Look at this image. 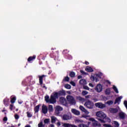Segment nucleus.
<instances>
[{"instance_id": "e433bc0d", "label": "nucleus", "mask_w": 127, "mask_h": 127, "mask_svg": "<svg viewBox=\"0 0 127 127\" xmlns=\"http://www.w3.org/2000/svg\"><path fill=\"white\" fill-rule=\"evenodd\" d=\"M50 122V119H46L44 120V124H48Z\"/></svg>"}, {"instance_id": "37998d69", "label": "nucleus", "mask_w": 127, "mask_h": 127, "mask_svg": "<svg viewBox=\"0 0 127 127\" xmlns=\"http://www.w3.org/2000/svg\"><path fill=\"white\" fill-rule=\"evenodd\" d=\"M107 104H108L109 105H113V104H114V102L112 100H110L107 101Z\"/></svg>"}, {"instance_id": "39448f33", "label": "nucleus", "mask_w": 127, "mask_h": 127, "mask_svg": "<svg viewBox=\"0 0 127 127\" xmlns=\"http://www.w3.org/2000/svg\"><path fill=\"white\" fill-rule=\"evenodd\" d=\"M95 107L99 109H104V108H106V105L102 103H95Z\"/></svg>"}, {"instance_id": "aec40b11", "label": "nucleus", "mask_w": 127, "mask_h": 127, "mask_svg": "<svg viewBox=\"0 0 127 127\" xmlns=\"http://www.w3.org/2000/svg\"><path fill=\"white\" fill-rule=\"evenodd\" d=\"M79 109L80 110V111H81L82 112H84V113H87L88 112V111H87L84 108V107L82 106H79Z\"/></svg>"}, {"instance_id": "13d9d810", "label": "nucleus", "mask_w": 127, "mask_h": 127, "mask_svg": "<svg viewBox=\"0 0 127 127\" xmlns=\"http://www.w3.org/2000/svg\"><path fill=\"white\" fill-rule=\"evenodd\" d=\"M77 78H78V79H82V76H81V75H78V76H77Z\"/></svg>"}, {"instance_id": "ea45409f", "label": "nucleus", "mask_w": 127, "mask_h": 127, "mask_svg": "<svg viewBox=\"0 0 127 127\" xmlns=\"http://www.w3.org/2000/svg\"><path fill=\"white\" fill-rule=\"evenodd\" d=\"M3 104L5 106H7V104H8V101H7V99H4L3 100Z\"/></svg>"}, {"instance_id": "9d476101", "label": "nucleus", "mask_w": 127, "mask_h": 127, "mask_svg": "<svg viewBox=\"0 0 127 127\" xmlns=\"http://www.w3.org/2000/svg\"><path fill=\"white\" fill-rule=\"evenodd\" d=\"M99 77H100V75H99V74H96L95 77V76L92 75L90 78H91V80H92V81H95V82H97L98 81H99L98 79Z\"/></svg>"}, {"instance_id": "ddd939ff", "label": "nucleus", "mask_w": 127, "mask_h": 127, "mask_svg": "<svg viewBox=\"0 0 127 127\" xmlns=\"http://www.w3.org/2000/svg\"><path fill=\"white\" fill-rule=\"evenodd\" d=\"M57 94H58V96H65L66 95V92H65V90H60V91L57 92Z\"/></svg>"}, {"instance_id": "393cba45", "label": "nucleus", "mask_w": 127, "mask_h": 127, "mask_svg": "<svg viewBox=\"0 0 127 127\" xmlns=\"http://www.w3.org/2000/svg\"><path fill=\"white\" fill-rule=\"evenodd\" d=\"M16 100V97L14 96L13 98H11L10 102L11 104H14Z\"/></svg>"}, {"instance_id": "5fc2aeb1", "label": "nucleus", "mask_w": 127, "mask_h": 127, "mask_svg": "<svg viewBox=\"0 0 127 127\" xmlns=\"http://www.w3.org/2000/svg\"><path fill=\"white\" fill-rule=\"evenodd\" d=\"M91 97V95H87L85 96L86 99H90V97Z\"/></svg>"}, {"instance_id": "2eb2a0df", "label": "nucleus", "mask_w": 127, "mask_h": 127, "mask_svg": "<svg viewBox=\"0 0 127 127\" xmlns=\"http://www.w3.org/2000/svg\"><path fill=\"white\" fill-rule=\"evenodd\" d=\"M119 116L120 119L121 120H125V119H126V116L125 115V113H124V112L119 113Z\"/></svg>"}, {"instance_id": "72a5a7b5", "label": "nucleus", "mask_w": 127, "mask_h": 127, "mask_svg": "<svg viewBox=\"0 0 127 127\" xmlns=\"http://www.w3.org/2000/svg\"><path fill=\"white\" fill-rule=\"evenodd\" d=\"M105 94L106 95H110V94H111V90H110V89H107L106 90Z\"/></svg>"}, {"instance_id": "bf43d9fd", "label": "nucleus", "mask_w": 127, "mask_h": 127, "mask_svg": "<svg viewBox=\"0 0 127 127\" xmlns=\"http://www.w3.org/2000/svg\"><path fill=\"white\" fill-rule=\"evenodd\" d=\"M85 64L86 65H89V62H87V61H85Z\"/></svg>"}, {"instance_id": "a18cd8bd", "label": "nucleus", "mask_w": 127, "mask_h": 127, "mask_svg": "<svg viewBox=\"0 0 127 127\" xmlns=\"http://www.w3.org/2000/svg\"><path fill=\"white\" fill-rule=\"evenodd\" d=\"M14 118L15 120H18V119H19V116H18V115L17 114H15L14 116Z\"/></svg>"}, {"instance_id": "f8f14e48", "label": "nucleus", "mask_w": 127, "mask_h": 127, "mask_svg": "<svg viewBox=\"0 0 127 127\" xmlns=\"http://www.w3.org/2000/svg\"><path fill=\"white\" fill-rule=\"evenodd\" d=\"M35 59H36V56L33 55V56L29 57L27 59V61L28 62H31V61H34Z\"/></svg>"}, {"instance_id": "774afa93", "label": "nucleus", "mask_w": 127, "mask_h": 127, "mask_svg": "<svg viewBox=\"0 0 127 127\" xmlns=\"http://www.w3.org/2000/svg\"><path fill=\"white\" fill-rule=\"evenodd\" d=\"M20 124H19L18 125V127H20Z\"/></svg>"}, {"instance_id": "3c124183", "label": "nucleus", "mask_w": 127, "mask_h": 127, "mask_svg": "<svg viewBox=\"0 0 127 127\" xmlns=\"http://www.w3.org/2000/svg\"><path fill=\"white\" fill-rule=\"evenodd\" d=\"M3 122H6L7 121V117H4L3 119Z\"/></svg>"}, {"instance_id": "473e14b6", "label": "nucleus", "mask_w": 127, "mask_h": 127, "mask_svg": "<svg viewBox=\"0 0 127 127\" xmlns=\"http://www.w3.org/2000/svg\"><path fill=\"white\" fill-rule=\"evenodd\" d=\"M64 88L67 89L68 90H70L71 89V85L69 84H66L64 85Z\"/></svg>"}, {"instance_id": "9b49d317", "label": "nucleus", "mask_w": 127, "mask_h": 127, "mask_svg": "<svg viewBox=\"0 0 127 127\" xmlns=\"http://www.w3.org/2000/svg\"><path fill=\"white\" fill-rule=\"evenodd\" d=\"M109 111L110 112V113H111V114H117V113L119 112V110L118 109V108H110Z\"/></svg>"}, {"instance_id": "bb28decb", "label": "nucleus", "mask_w": 127, "mask_h": 127, "mask_svg": "<svg viewBox=\"0 0 127 127\" xmlns=\"http://www.w3.org/2000/svg\"><path fill=\"white\" fill-rule=\"evenodd\" d=\"M48 110L50 112H53V106L49 105Z\"/></svg>"}, {"instance_id": "69168bd1", "label": "nucleus", "mask_w": 127, "mask_h": 127, "mask_svg": "<svg viewBox=\"0 0 127 127\" xmlns=\"http://www.w3.org/2000/svg\"><path fill=\"white\" fill-rule=\"evenodd\" d=\"M18 103L20 104H22V102H18Z\"/></svg>"}, {"instance_id": "de8ad7c7", "label": "nucleus", "mask_w": 127, "mask_h": 127, "mask_svg": "<svg viewBox=\"0 0 127 127\" xmlns=\"http://www.w3.org/2000/svg\"><path fill=\"white\" fill-rule=\"evenodd\" d=\"M38 126V127H43V124L42 123V122H40Z\"/></svg>"}, {"instance_id": "338daca9", "label": "nucleus", "mask_w": 127, "mask_h": 127, "mask_svg": "<svg viewBox=\"0 0 127 127\" xmlns=\"http://www.w3.org/2000/svg\"><path fill=\"white\" fill-rule=\"evenodd\" d=\"M3 112H5V110H2V112L3 113Z\"/></svg>"}, {"instance_id": "b1692460", "label": "nucleus", "mask_w": 127, "mask_h": 127, "mask_svg": "<svg viewBox=\"0 0 127 127\" xmlns=\"http://www.w3.org/2000/svg\"><path fill=\"white\" fill-rule=\"evenodd\" d=\"M56 110L60 112H61V111H63V108L60 106H57L56 107Z\"/></svg>"}, {"instance_id": "a878e982", "label": "nucleus", "mask_w": 127, "mask_h": 127, "mask_svg": "<svg viewBox=\"0 0 127 127\" xmlns=\"http://www.w3.org/2000/svg\"><path fill=\"white\" fill-rule=\"evenodd\" d=\"M93 127H101V124H98V122L96 121L95 122L93 123Z\"/></svg>"}, {"instance_id": "6e6d98bb", "label": "nucleus", "mask_w": 127, "mask_h": 127, "mask_svg": "<svg viewBox=\"0 0 127 127\" xmlns=\"http://www.w3.org/2000/svg\"><path fill=\"white\" fill-rule=\"evenodd\" d=\"M89 86H90V87H92V88L94 87V85L92 83H89Z\"/></svg>"}, {"instance_id": "f704fd0d", "label": "nucleus", "mask_w": 127, "mask_h": 127, "mask_svg": "<svg viewBox=\"0 0 127 127\" xmlns=\"http://www.w3.org/2000/svg\"><path fill=\"white\" fill-rule=\"evenodd\" d=\"M69 80H70V78L68 76H66L64 77V79H63V81L64 82H69Z\"/></svg>"}, {"instance_id": "423d86ee", "label": "nucleus", "mask_w": 127, "mask_h": 127, "mask_svg": "<svg viewBox=\"0 0 127 127\" xmlns=\"http://www.w3.org/2000/svg\"><path fill=\"white\" fill-rule=\"evenodd\" d=\"M95 91L98 93H100L103 91V86L101 84H98L95 87Z\"/></svg>"}, {"instance_id": "f3484780", "label": "nucleus", "mask_w": 127, "mask_h": 127, "mask_svg": "<svg viewBox=\"0 0 127 127\" xmlns=\"http://www.w3.org/2000/svg\"><path fill=\"white\" fill-rule=\"evenodd\" d=\"M71 112L74 115H76V116H80V112L76 109H72Z\"/></svg>"}, {"instance_id": "f257e3e1", "label": "nucleus", "mask_w": 127, "mask_h": 127, "mask_svg": "<svg viewBox=\"0 0 127 127\" xmlns=\"http://www.w3.org/2000/svg\"><path fill=\"white\" fill-rule=\"evenodd\" d=\"M96 119L98 120L102 124H105L107 122V119L111 121L110 118H107V115L102 111H98L96 112Z\"/></svg>"}, {"instance_id": "a19ab883", "label": "nucleus", "mask_w": 127, "mask_h": 127, "mask_svg": "<svg viewBox=\"0 0 127 127\" xmlns=\"http://www.w3.org/2000/svg\"><path fill=\"white\" fill-rule=\"evenodd\" d=\"M80 72L81 73V74H82V75H88V73L84 71L83 70H80Z\"/></svg>"}, {"instance_id": "6ab92c4d", "label": "nucleus", "mask_w": 127, "mask_h": 127, "mask_svg": "<svg viewBox=\"0 0 127 127\" xmlns=\"http://www.w3.org/2000/svg\"><path fill=\"white\" fill-rule=\"evenodd\" d=\"M63 119L64 120V121H68V120H70V116L64 114L63 116Z\"/></svg>"}, {"instance_id": "58836bf2", "label": "nucleus", "mask_w": 127, "mask_h": 127, "mask_svg": "<svg viewBox=\"0 0 127 127\" xmlns=\"http://www.w3.org/2000/svg\"><path fill=\"white\" fill-rule=\"evenodd\" d=\"M68 52H69V51H68L67 50H64L63 53L64 55L67 56V53H68Z\"/></svg>"}, {"instance_id": "6e6552de", "label": "nucleus", "mask_w": 127, "mask_h": 127, "mask_svg": "<svg viewBox=\"0 0 127 127\" xmlns=\"http://www.w3.org/2000/svg\"><path fill=\"white\" fill-rule=\"evenodd\" d=\"M42 112L43 114H47V112H48V109L47 108V106L43 105L42 107Z\"/></svg>"}, {"instance_id": "c85d7f7f", "label": "nucleus", "mask_w": 127, "mask_h": 127, "mask_svg": "<svg viewBox=\"0 0 127 127\" xmlns=\"http://www.w3.org/2000/svg\"><path fill=\"white\" fill-rule=\"evenodd\" d=\"M27 118H32V114L29 112H27Z\"/></svg>"}, {"instance_id": "49530a36", "label": "nucleus", "mask_w": 127, "mask_h": 127, "mask_svg": "<svg viewBox=\"0 0 127 127\" xmlns=\"http://www.w3.org/2000/svg\"><path fill=\"white\" fill-rule=\"evenodd\" d=\"M70 83L71 84V85H72V86H73V87H75V86H76V83H75V82H74V81H71L70 82Z\"/></svg>"}, {"instance_id": "79ce46f5", "label": "nucleus", "mask_w": 127, "mask_h": 127, "mask_svg": "<svg viewBox=\"0 0 127 127\" xmlns=\"http://www.w3.org/2000/svg\"><path fill=\"white\" fill-rule=\"evenodd\" d=\"M55 113H56V116H59V115L60 114V111H59V110H57V109H56Z\"/></svg>"}, {"instance_id": "1a4fd4ad", "label": "nucleus", "mask_w": 127, "mask_h": 127, "mask_svg": "<svg viewBox=\"0 0 127 127\" xmlns=\"http://www.w3.org/2000/svg\"><path fill=\"white\" fill-rule=\"evenodd\" d=\"M60 102L62 105H66L67 101H66V99L64 97H60Z\"/></svg>"}, {"instance_id": "4be33fe9", "label": "nucleus", "mask_w": 127, "mask_h": 127, "mask_svg": "<svg viewBox=\"0 0 127 127\" xmlns=\"http://www.w3.org/2000/svg\"><path fill=\"white\" fill-rule=\"evenodd\" d=\"M45 101H46V103H50V99H49V96L47 95L45 96Z\"/></svg>"}, {"instance_id": "4c0bfd02", "label": "nucleus", "mask_w": 127, "mask_h": 127, "mask_svg": "<svg viewBox=\"0 0 127 127\" xmlns=\"http://www.w3.org/2000/svg\"><path fill=\"white\" fill-rule=\"evenodd\" d=\"M87 94H88V91H86V90H83L82 92V95L83 96H86V95H87Z\"/></svg>"}, {"instance_id": "412c9836", "label": "nucleus", "mask_w": 127, "mask_h": 127, "mask_svg": "<svg viewBox=\"0 0 127 127\" xmlns=\"http://www.w3.org/2000/svg\"><path fill=\"white\" fill-rule=\"evenodd\" d=\"M75 75L76 73H75L74 71H71L69 72V77H71V78H74Z\"/></svg>"}, {"instance_id": "c03bdc74", "label": "nucleus", "mask_w": 127, "mask_h": 127, "mask_svg": "<svg viewBox=\"0 0 127 127\" xmlns=\"http://www.w3.org/2000/svg\"><path fill=\"white\" fill-rule=\"evenodd\" d=\"M83 89L84 90H90V88H89V87H88V86H83Z\"/></svg>"}, {"instance_id": "8fccbe9b", "label": "nucleus", "mask_w": 127, "mask_h": 127, "mask_svg": "<svg viewBox=\"0 0 127 127\" xmlns=\"http://www.w3.org/2000/svg\"><path fill=\"white\" fill-rule=\"evenodd\" d=\"M76 122H77V123H84V121L80 120H77Z\"/></svg>"}, {"instance_id": "c756f323", "label": "nucleus", "mask_w": 127, "mask_h": 127, "mask_svg": "<svg viewBox=\"0 0 127 127\" xmlns=\"http://www.w3.org/2000/svg\"><path fill=\"white\" fill-rule=\"evenodd\" d=\"M56 118L54 117H52L51 118V123H52V124H54V123H56Z\"/></svg>"}, {"instance_id": "0e129e2a", "label": "nucleus", "mask_w": 127, "mask_h": 127, "mask_svg": "<svg viewBox=\"0 0 127 127\" xmlns=\"http://www.w3.org/2000/svg\"><path fill=\"white\" fill-rule=\"evenodd\" d=\"M107 82H108V84H111V82H110V81L107 80Z\"/></svg>"}, {"instance_id": "dca6fc26", "label": "nucleus", "mask_w": 127, "mask_h": 127, "mask_svg": "<svg viewBox=\"0 0 127 127\" xmlns=\"http://www.w3.org/2000/svg\"><path fill=\"white\" fill-rule=\"evenodd\" d=\"M122 99H123V96H122L117 98L114 102V105H116V104H120V102H121V100H122Z\"/></svg>"}, {"instance_id": "7ed1b4c3", "label": "nucleus", "mask_w": 127, "mask_h": 127, "mask_svg": "<svg viewBox=\"0 0 127 127\" xmlns=\"http://www.w3.org/2000/svg\"><path fill=\"white\" fill-rule=\"evenodd\" d=\"M66 100L70 105H76V100H75L74 97L71 95H67L66 96Z\"/></svg>"}, {"instance_id": "20e7f679", "label": "nucleus", "mask_w": 127, "mask_h": 127, "mask_svg": "<svg viewBox=\"0 0 127 127\" xmlns=\"http://www.w3.org/2000/svg\"><path fill=\"white\" fill-rule=\"evenodd\" d=\"M84 106L87 108V109H93V108H94V103L89 100H87L84 103Z\"/></svg>"}, {"instance_id": "4468645a", "label": "nucleus", "mask_w": 127, "mask_h": 127, "mask_svg": "<svg viewBox=\"0 0 127 127\" xmlns=\"http://www.w3.org/2000/svg\"><path fill=\"white\" fill-rule=\"evenodd\" d=\"M85 71H86V72H89V73H92V72H94V69H93L91 66H86Z\"/></svg>"}, {"instance_id": "680f3d73", "label": "nucleus", "mask_w": 127, "mask_h": 127, "mask_svg": "<svg viewBox=\"0 0 127 127\" xmlns=\"http://www.w3.org/2000/svg\"><path fill=\"white\" fill-rule=\"evenodd\" d=\"M51 73H52V71H50L49 72V73H48V74H49V75H50V74H51Z\"/></svg>"}, {"instance_id": "cd10ccee", "label": "nucleus", "mask_w": 127, "mask_h": 127, "mask_svg": "<svg viewBox=\"0 0 127 127\" xmlns=\"http://www.w3.org/2000/svg\"><path fill=\"white\" fill-rule=\"evenodd\" d=\"M114 125L115 127H120V124H119V122L117 121H114Z\"/></svg>"}, {"instance_id": "864d4df0", "label": "nucleus", "mask_w": 127, "mask_h": 127, "mask_svg": "<svg viewBox=\"0 0 127 127\" xmlns=\"http://www.w3.org/2000/svg\"><path fill=\"white\" fill-rule=\"evenodd\" d=\"M78 100H79V101H83L84 100V98H82L81 97H79L78 98Z\"/></svg>"}, {"instance_id": "7c9ffc66", "label": "nucleus", "mask_w": 127, "mask_h": 127, "mask_svg": "<svg viewBox=\"0 0 127 127\" xmlns=\"http://www.w3.org/2000/svg\"><path fill=\"white\" fill-rule=\"evenodd\" d=\"M71 125H72V124H69L68 123H64L63 125V127H71Z\"/></svg>"}, {"instance_id": "f03ea898", "label": "nucleus", "mask_w": 127, "mask_h": 127, "mask_svg": "<svg viewBox=\"0 0 127 127\" xmlns=\"http://www.w3.org/2000/svg\"><path fill=\"white\" fill-rule=\"evenodd\" d=\"M56 99H58V93L57 92L53 93L50 97V104H55L56 103Z\"/></svg>"}, {"instance_id": "052dcab7", "label": "nucleus", "mask_w": 127, "mask_h": 127, "mask_svg": "<svg viewBox=\"0 0 127 127\" xmlns=\"http://www.w3.org/2000/svg\"><path fill=\"white\" fill-rule=\"evenodd\" d=\"M25 127H30V125H26V126H25Z\"/></svg>"}, {"instance_id": "a211bd4d", "label": "nucleus", "mask_w": 127, "mask_h": 127, "mask_svg": "<svg viewBox=\"0 0 127 127\" xmlns=\"http://www.w3.org/2000/svg\"><path fill=\"white\" fill-rule=\"evenodd\" d=\"M40 109V104H39L38 105L36 106L34 109L35 114H36V113H38V112H39Z\"/></svg>"}, {"instance_id": "09e8293b", "label": "nucleus", "mask_w": 127, "mask_h": 127, "mask_svg": "<svg viewBox=\"0 0 127 127\" xmlns=\"http://www.w3.org/2000/svg\"><path fill=\"white\" fill-rule=\"evenodd\" d=\"M13 108V104L10 105L9 109L10 111H12V108Z\"/></svg>"}, {"instance_id": "5701e85b", "label": "nucleus", "mask_w": 127, "mask_h": 127, "mask_svg": "<svg viewBox=\"0 0 127 127\" xmlns=\"http://www.w3.org/2000/svg\"><path fill=\"white\" fill-rule=\"evenodd\" d=\"M112 89H113L114 91L116 93V94H119V90H118V88L116 86V85H113Z\"/></svg>"}, {"instance_id": "c9c22d12", "label": "nucleus", "mask_w": 127, "mask_h": 127, "mask_svg": "<svg viewBox=\"0 0 127 127\" xmlns=\"http://www.w3.org/2000/svg\"><path fill=\"white\" fill-rule=\"evenodd\" d=\"M79 127H89V126L86 125L84 124H81L78 125Z\"/></svg>"}, {"instance_id": "4d7b16f0", "label": "nucleus", "mask_w": 127, "mask_h": 127, "mask_svg": "<svg viewBox=\"0 0 127 127\" xmlns=\"http://www.w3.org/2000/svg\"><path fill=\"white\" fill-rule=\"evenodd\" d=\"M57 126L58 127H60V126H61V123H60V122H58L57 123Z\"/></svg>"}, {"instance_id": "2f4dec72", "label": "nucleus", "mask_w": 127, "mask_h": 127, "mask_svg": "<svg viewBox=\"0 0 127 127\" xmlns=\"http://www.w3.org/2000/svg\"><path fill=\"white\" fill-rule=\"evenodd\" d=\"M79 83L81 84H86V83H87V81L85 79H81L79 81Z\"/></svg>"}, {"instance_id": "603ef678", "label": "nucleus", "mask_w": 127, "mask_h": 127, "mask_svg": "<svg viewBox=\"0 0 127 127\" xmlns=\"http://www.w3.org/2000/svg\"><path fill=\"white\" fill-rule=\"evenodd\" d=\"M51 56H53V57H55V58H56V55H55V53L53 54V53H52L51 54Z\"/></svg>"}, {"instance_id": "e2e57ef3", "label": "nucleus", "mask_w": 127, "mask_h": 127, "mask_svg": "<svg viewBox=\"0 0 127 127\" xmlns=\"http://www.w3.org/2000/svg\"><path fill=\"white\" fill-rule=\"evenodd\" d=\"M51 127H54V125L53 124H51Z\"/></svg>"}, {"instance_id": "0eeeda50", "label": "nucleus", "mask_w": 127, "mask_h": 127, "mask_svg": "<svg viewBox=\"0 0 127 127\" xmlns=\"http://www.w3.org/2000/svg\"><path fill=\"white\" fill-rule=\"evenodd\" d=\"M39 84L40 85H42L43 84V78L47 77V75L43 74L42 75H39Z\"/></svg>"}]
</instances>
